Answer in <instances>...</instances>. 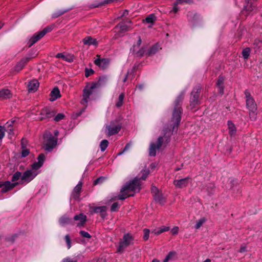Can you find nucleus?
Returning a JSON list of instances; mask_svg holds the SVG:
<instances>
[{
    "label": "nucleus",
    "instance_id": "36",
    "mask_svg": "<svg viewBox=\"0 0 262 262\" xmlns=\"http://www.w3.org/2000/svg\"><path fill=\"white\" fill-rule=\"evenodd\" d=\"M154 197L156 201H158L159 203L163 204L165 202V200L161 192H159L154 194Z\"/></svg>",
    "mask_w": 262,
    "mask_h": 262
},
{
    "label": "nucleus",
    "instance_id": "9",
    "mask_svg": "<svg viewBox=\"0 0 262 262\" xmlns=\"http://www.w3.org/2000/svg\"><path fill=\"white\" fill-rule=\"evenodd\" d=\"M142 40L140 36L138 37V40L136 44H134L132 48L130 49V51L138 57H142L144 56L145 53L147 54L146 48L142 47L139 50H137L141 45Z\"/></svg>",
    "mask_w": 262,
    "mask_h": 262
},
{
    "label": "nucleus",
    "instance_id": "51",
    "mask_svg": "<svg viewBox=\"0 0 262 262\" xmlns=\"http://www.w3.org/2000/svg\"><path fill=\"white\" fill-rule=\"evenodd\" d=\"M94 73V71L92 69L86 68L85 70V76L86 77H88L90 75L93 74Z\"/></svg>",
    "mask_w": 262,
    "mask_h": 262
},
{
    "label": "nucleus",
    "instance_id": "48",
    "mask_svg": "<svg viewBox=\"0 0 262 262\" xmlns=\"http://www.w3.org/2000/svg\"><path fill=\"white\" fill-rule=\"evenodd\" d=\"M22 148V151H21V157H26L27 156L29 155L30 153L29 150L26 147L25 148Z\"/></svg>",
    "mask_w": 262,
    "mask_h": 262
},
{
    "label": "nucleus",
    "instance_id": "62",
    "mask_svg": "<svg viewBox=\"0 0 262 262\" xmlns=\"http://www.w3.org/2000/svg\"><path fill=\"white\" fill-rule=\"evenodd\" d=\"M151 190L153 195L155 194L156 193L160 192L159 191V190L156 186H152Z\"/></svg>",
    "mask_w": 262,
    "mask_h": 262
},
{
    "label": "nucleus",
    "instance_id": "42",
    "mask_svg": "<svg viewBox=\"0 0 262 262\" xmlns=\"http://www.w3.org/2000/svg\"><path fill=\"white\" fill-rule=\"evenodd\" d=\"M22 174L19 171H16V172H15L12 177V179H11V181L12 182H15V181H16L17 180H18L19 179H21V177L22 176Z\"/></svg>",
    "mask_w": 262,
    "mask_h": 262
},
{
    "label": "nucleus",
    "instance_id": "59",
    "mask_svg": "<svg viewBox=\"0 0 262 262\" xmlns=\"http://www.w3.org/2000/svg\"><path fill=\"white\" fill-rule=\"evenodd\" d=\"M103 180V178L99 177V178H97V179H96L94 181V185H97L98 184H99V183L102 182Z\"/></svg>",
    "mask_w": 262,
    "mask_h": 262
},
{
    "label": "nucleus",
    "instance_id": "38",
    "mask_svg": "<svg viewBox=\"0 0 262 262\" xmlns=\"http://www.w3.org/2000/svg\"><path fill=\"white\" fill-rule=\"evenodd\" d=\"M251 49L250 48L247 47L243 49L242 51V56L245 59H247L249 57Z\"/></svg>",
    "mask_w": 262,
    "mask_h": 262
},
{
    "label": "nucleus",
    "instance_id": "23",
    "mask_svg": "<svg viewBox=\"0 0 262 262\" xmlns=\"http://www.w3.org/2000/svg\"><path fill=\"white\" fill-rule=\"evenodd\" d=\"M43 35L42 34V33L40 32L37 33L36 34H35L30 39L29 41V47H31L32 46H33L34 43H35L37 41H38L39 39H40Z\"/></svg>",
    "mask_w": 262,
    "mask_h": 262
},
{
    "label": "nucleus",
    "instance_id": "33",
    "mask_svg": "<svg viewBox=\"0 0 262 262\" xmlns=\"http://www.w3.org/2000/svg\"><path fill=\"white\" fill-rule=\"evenodd\" d=\"M160 47L158 44L154 45L148 50L147 54L148 56H152L157 53Z\"/></svg>",
    "mask_w": 262,
    "mask_h": 262
},
{
    "label": "nucleus",
    "instance_id": "64",
    "mask_svg": "<svg viewBox=\"0 0 262 262\" xmlns=\"http://www.w3.org/2000/svg\"><path fill=\"white\" fill-rule=\"evenodd\" d=\"M143 84H139L137 86V88L139 89L140 90H142L143 88Z\"/></svg>",
    "mask_w": 262,
    "mask_h": 262
},
{
    "label": "nucleus",
    "instance_id": "35",
    "mask_svg": "<svg viewBox=\"0 0 262 262\" xmlns=\"http://www.w3.org/2000/svg\"><path fill=\"white\" fill-rule=\"evenodd\" d=\"M176 257L177 252L176 251H170L164 259L163 262H168L169 260L174 259Z\"/></svg>",
    "mask_w": 262,
    "mask_h": 262
},
{
    "label": "nucleus",
    "instance_id": "29",
    "mask_svg": "<svg viewBox=\"0 0 262 262\" xmlns=\"http://www.w3.org/2000/svg\"><path fill=\"white\" fill-rule=\"evenodd\" d=\"M73 9V8H69L67 9H64L62 10H57L55 11L52 15V18H57L64 13L70 11Z\"/></svg>",
    "mask_w": 262,
    "mask_h": 262
},
{
    "label": "nucleus",
    "instance_id": "20",
    "mask_svg": "<svg viewBox=\"0 0 262 262\" xmlns=\"http://www.w3.org/2000/svg\"><path fill=\"white\" fill-rule=\"evenodd\" d=\"M82 183L79 181L78 184L75 187L72 192V196L75 200L79 198L80 192L81 191Z\"/></svg>",
    "mask_w": 262,
    "mask_h": 262
},
{
    "label": "nucleus",
    "instance_id": "49",
    "mask_svg": "<svg viewBox=\"0 0 262 262\" xmlns=\"http://www.w3.org/2000/svg\"><path fill=\"white\" fill-rule=\"evenodd\" d=\"M64 239L67 244L68 248L69 249L71 247V241L69 235H66L65 236Z\"/></svg>",
    "mask_w": 262,
    "mask_h": 262
},
{
    "label": "nucleus",
    "instance_id": "12",
    "mask_svg": "<svg viewBox=\"0 0 262 262\" xmlns=\"http://www.w3.org/2000/svg\"><path fill=\"white\" fill-rule=\"evenodd\" d=\"M56 113L55 109L51 107H45L42 108L40 113L41 116L40 120L49 119L54 116Z\"/></svg>",
    "mask_w": 262,
    "mask_h": 262
},
{
    "label": "nucleus",
    "instance_id": "32",
    "mask_svg": "<svg viewBox=\"0 0 262 262\" xmlns=\"http://www.w3.org/2000/svg\"><path fill=\"white\" fill-rule=\"evenodd\" d=\"M170 228L168 226H162L158 229H155L153 230L151 233L154 234L155 235H159L161 233L169 230Z\"/></svg>",
    "mask_w": 262,
    "mask_h": 262
},
{
    "label": "nucleus",
    "instance_id": "41",
    "mask_svg": "<svg viewBox=\"0 0 262 262\" xmlns=\"http://www.w3.org/2000/svg\"><path fill=\"white\" fill-rule=\"evenodd\" d=\"M108 145V142L107 140H103L100 144V147L101 151H104L106 148L107 147Z\"/></svg>",
    "mask_w": 262,
    "mask_h": 262
},
{
    "label": "nucleus",
    "instance_id": "19",
    "mask_svg": "<svg viewBox=\"0 0 262 262\" xmlns=\"http://www.w3.org/2000/svg\"><path fill=\"white\" fill-rule=\"evenodd\" d=\"M92 209H93V213H100L102 218H104L106 216L107 207L105 206L100 207H93L92 208Z\"/></svg>",
    "mask_w": 262,
    "mask_h": 262
},
{
    "label": "nucleus",
    "instance_id": "15",
    "mask_svg": "<svg viewBox=\"0 0 262 262\" xmlns=\"http://www.w3.org/2000/svg\"><path fill=\"white\" fill-rule=\"evenodd\" d=\"M45 159V155L42 154H40L37 158L38 162H35L32 165V168L31 169H33L37 171V170L40 168L43 165Z\"/></svg>",
    "mask_w": 262,
    "mask_h": 262
},
{
    "label": "nucleus",
    "instance_id": "53",
    "mask_svg": "<svg viewBox=\"0 0 262 262\" xmlns=\"http://www.w3.org/2000/svg\"><path fill=\"white\" fill-rule=\"evenodd\" d=\"M80 234L82 237H84L90 238L91 237V235L85 231H80Z\"/></svg>",
    "mask_w": 262,
    "mask_h": 262
},
{
    "label": "nucleus",
    "instance_id": "27",
    "mask_svg": "<svg viewBox=\"0 0 262 262\" xmlns=\"http://www.w3.org/2000/svg\"><path fill=\"white\" fill-rule=\"evenodd\" d=\"M74 220L75 221H79L78 223V226H82L84 225L86 220V216L83 213H80L74 216Z\"/></svg>",
    "mask_w": 262,
    "mask_h": 262
},
{
    "label": "nucleus",
    "instance_id": "10",
    "mask_svg": "<svg viewBox=\"0 0 262 262\" xmlns=\"http://www.w3.org/2000/svg\"><path fill=\"white\" fill-rule=\"evenodd\" d=\"M94 84L92 83L91 85H87L83 90V99L81 101L82 104H87L88 102L90 96L93 93V91L96 88H93Z\"/></svg>",
    "mask_w": 262,
    "mask_h": 262
},
{
    "label": "nucleus",
    "instance_id": "46",
    "mask_svg": "<svg viewBox=\"0 0 262 262\" xmlns=\"http://www.w3.org/2000/svg\"><path fill=\"white\" fill-rule=\"evenodd\" d=\"M143 239L145 241H147L149 238L150 230L148 229H144L143 230Z\"/></svg>",
    "mask_w": 262,
    "mask_h": 262
},
{
    "label": "nucleus",
    "instance_id": "26",
    "mask_svg": "<svg viewBox=\"0 0 262 262\" xmlns=\"http://www.w3.org/2000/svg\"><path fill=\"white\" fill-rule=\"evenodd\" d=\"M50 100L54 101L58 98L60 97V93L59 89L57 87L54 88L50 93Z\"/></svg>",
    "mask_w": 262,
    "mask_h": 262
},
{
    "label": "nucleus",
    "instance_id": "11",
    "mask_svg": "<svg viewBox=\"0 0 262 262\" xmlns=\"http://www.w3.org/2000/svg\"><path fill=\"white\" fill-rule=\"evenodd\" d=\"M38 172L33 169H28L25 171L21 177V180L23 183H28L31 182L37 175Z\"/></svg>",
    "mask_w": 262,
    "mask_h": 262
},
{
    "label": "nucleus",
    "instance_id": "28",
    "mask_svg": "<svg viewBox=\"0 0 262 262\" xmlns=\"http://www.w3.org/2000/svg\"><path fill=\"white\" fill-rule=\"evenodd\" d=\"M12 96V94L9 90L4 89L0 90V99H9Z\"/></svg>",
    "mask_w": 262,
    "mask_h": 262
},
{
    "label": "nucleus",
    "instance_id": "63",
    "mask_svg": "<svg viewBox=\"0 0 262 262\" xmlns=\"http://www.w3.org/2000/svg\"><path fill=\"white\" fill-rule=\"evenodd\" d=\"M247 251V247L245 245L241 246L239 252L241 253L245 252Z\"/></svg>",
    "mask_w": 262,
    "mask_h": 262
},
{
    "label": "nucleus",
    "instance_id": "3",
    "mask_svg": "<svg viewBox=\"0 0 262 262\" xmlns=\"http://www.w3.org/2000/svg\"><path fill=\"white\" fill-rule=\"evenodd\" d=\"M246 106L249 111V116L252 120H255L257 118V105L254 98L248 90L245 91Z\"/></svg>",
    "mask_w": 262,
    "mask_h": 262
},
{
    "label": "nucleus",
    "instance_id": "25",
    "mask_svg": "<svg viewBox=\"0 0 262 262\" xmlns=\"http://www.w3.org/2000/svg\"><path fill=\"white\" fill-rule=\"evenodd\" d=\"M224 78L223 76H219L217 82H216V85L217 86V88L219 89V93L223 95L224 94Z\"/></svg>",
    "mask_w": 262,
    "mask_h": 262
},
{
    "label": "nucleus",
    "instance_id": "34",
    "mask_svg": "<svg viewBox=\"0 0 262 262\" xmlns=\"http://www.w3.org/2000/svg\"><path fill=\"white\" fill-rule=\"evenodd\" d=\"M227 124H228L229 134L231 136L234 135L236 132V128L235 126V125L231 121H228Z\"/></svg>",
    "mask_w": 262,
    "mask_h": 262
},
{
    "label": "nucleus",
    "instance_id": "13",
    "mask_svg": "<svg viewBox=\"0 0 262 262\" xmlns=\"http://www.w3.org/2000/svg\"><path fill=\"white\" fill-rule=\"evenodd\" d=\"M18 183H11L10 181H5L4 182H0V188H1V192L2 193H5L7 191L13 189Z\"/></svg>",
    "mask_w": 262,
    "mask_h": 262
},
{
    "label": "nucleus",
    "instance_id": "50",
    "mask_svg": "<svg viewBox=\"0 0 262 262\" xmlns=\"http://www.w3.org/2000/svg\"><path fill=\"white\" fill-rule=\"evenodd\" d=\"M56 57L57 58H62L64 60L67 61H71L69 58H67V57L66 56H65L62 53H58L56 55Z\"/></svg>",
    "mask_w": 262,
    "mask_h": 262
},
{
    "label": "nucleus",
    "instance_id": "56",
    "mask_svg": "<svg viewBox=\"0 0 262 262\" xmlns=\"http://www.w3.org/2000/svg\"><path fill=\"white\" fill-rule=\"evenodd\" d=\"M5 136V128L0 126V140H2Z\"/></svg>",
    "mask_w": 262,
    "mask_h": 262
},
{
    "label": "nucleus",
    "instance_id": "54",
    "mask_svg": "<svg viewBox=\"0 0 262 262\" xmlns=\"http://www.w3.org/2000/svg\"><path fill=\"white\" fill-rule=\"evenodd\" d=\"M193 2L192 0H177V4H183L185 3H192Z\"/></svg>",
    "mask_w": 262,
    "mask_h": 262
},
{
    "label": "nucleus",
    "instance_id": "55",
    "mask_svg": "<svg viewBox=\"0 0 262 262\" xmlns=\"http://www.w3.org/2000/svg\"><path fill=\"white\" fill-rule=\"evenodd\" d=\"M179 4H177V2L174 4V5H173V9L170 10V12H174V13H177L179 10V7L177 6V5H178Z\"/></svg>",
    "mask_w": 262,
    "mask_h": 262
},
{
    "label": "nucleus",
    "instance_id": "21",
    "mask_svg": "<svg viewBox=\"0 0 262 262\" xmlns=\"http://www.w3.org/2000/svg\"><path fill=\"white\" fill-rule=\"evenodd\" d=\"M39 83L36 79H33L29 82L28 84V91L30 93L35 92L39 87Z\"/></svg>",
    "mask_w": 262,
    "mask_h": 262
},
{
    "label": "nucleus",
    "instance_id": "30",
    "mask_svg": "<svg viewBox=\"0 0 262 262\" xmlns=\"http://www.w3.org/2000/svg\"><path fill=\"white\" fill-rule=\"evenodd\" d=\"M187 16L188 21L192 23L196 22L199 17V15L193 11L188 12Z\"/></svg>",
    "mask_w": 262,
    "mask_h": 262
},
{
    "label": "nucleus",
    "instance_id": "24",
    "mask_svg": "<svg viewBox=\"0 0 262 262\" xmlns=\"http://www.w3.org/2000/svg\"><path fill=\"white\" fill-rule=\"evenodd\" d=\"M108 78L106 76H101L99 77V80L97 82L93 83V88H98L100 86L104 85L107 82Z\"/></svg>",
    "mask_w": 262,
    "mask_h": 262
},
{
    "label": "nucleus",
    "instance_id": "18",
    "mask_svg": "<svg viewBox=\"0 0 262 262\" xmlns=\"http://www.w3.org/2000/svg\"><path fill=\"white\" fill-rule=\"evenodd\" d=\"M30 60V58L28 57L21 58L15 66L14 70L17 72L21 71Z\"/></svg>",
    "mask_w": 262,
    "mask_h": 262
},
{
    "label": "nucleus",
    "instance_id": "60",
    "mask_svg": "<svg viewBox=\"0 0 262 262\" xmlns=\"http://www.w3.org/2000/svg\"><path fill=\"white\" fill-rule=\"evenodd\" d=\"M130 144H129V143H127V144L125 145V146L124 147V148L122 152H119V153L118 154V155H122V154L123 153V152H124L125 151H126V150H128V149L130 148Z\"/></svg>",
    "mask_w": 262,
    "mask_h": 262
},
{
    "label": "nucleus",
    "instance_id": "47",
    "mask_svg": "<svg viewBox=\"0 0 262 262\" xmlns=\"http://www.w3.org/2000/svg\"><path fill=\"white\" fill-rule=\"evenodd\" d=\"M119 204L117 202H115L112 204L111 207V210L112 212H115L118 210Z\"/></svg>",
    "mask_w": 262,
    "mask_h": 262
},
{
    "label": "nucleus",
    "instance_id": "1",
    "mask_svg": "<svg viewBox=\"0 0 262 262\" xmlns=\"http://www.w3.org/2000/svg\"><path fill=\"white\" fill-rule=\"evenodd\" d=\"M184 96V93H181L176 99L174 102V109L172 113V116L170 121V127L168 128H165L164 136H160L158 138L157 143H151L149 148V155L150 156H155L156 150L160 148L164 144H167L170 141V136L174 131L177 132L179 125L181 119L182 108L181 104L183 102Z\"/></svg>",
    "mask_w": 262,
    "mask_h": 262
},
{
    "label": "nucleus",
    "instance_id": "6",
    "mask_svg": "<svg viewBox=\"0 0 262 262\" xmlns=\"http://www.w3.org/2000/svg\"><path fill=\"white\" fill-rule=\"evenodd\" d=\"M201 89V85L198 84L193 88L191 93L190 106L191 109L194 108L196 105L199 103V98Z\"/></svg>",
    "mask_w": 262,
    "mask_h": 262
},
{
    "label": "nucleus",
    "instance_id": "4",
    "mask_svg": "<svg viewBox=\"0 0 262 262\" xmlns=\"http://www.w3.org/2000/svg\"><path fill=\"white\" fill-rule=\"evenodd\" d=\"M45 139V149L48 151H51L56 146L57 144V138L55 137L50 133H46L44 135Z\"/></svg>",
    "mask_w": 262,
    "mask_h": 262
},
{
    "label": "nucleus",
    "instance_id": "7",
    "mask_svg": "<svg viewBox=\"0 0 262 262\" xmlns=\"http://www.w3.org/2000/svg\"><path fill=\"white\" fill-rule=\"evenodd\" d=\"M133 237L130 234H124L122 239L120 242L118 252L122 253L127 247L133 243Z\"/></svg>",
    "mask_w": 262,
    "mask_h": 262
},
{
    "label": "nucleus",
    "instance_id": "2",
    "mask_svg": "<svg viewBox=\"0 0 262 262\" xmlns=\"http://www.w3.org/2000/svg\"><path fill=\"white\" fill-rule=\"evenodd\" d=\"M148 171H144L140 178L135 177L132 181L127 183L122 187L121 189V194L115 197L118 200H124L129 196H133L136 192H139L141 189L140 179L145 180L148 175Z\"/></svg>",
    "mask_w": 262,
    "mask_h": 262
},
{
    "label": "nucleus",
    "instance_id": "5",
    "mask_svg": "<svg viewBox=\"0 0 262 262\" xmlns=\"http://www.w3.org/2000/svg\"><path fill=\"white\" fill-rule=\"evenodd\" d=\"M121 127V124L118 121H113L105 126V133L107 136H111L118 133Z\"/></svg>",
    "mask_w": 262,
    "mask_h": 262
},
{
    "label": "nucleus",
    "instance_id": "58",
    "mask_svg": "<svg viewBox=\"0 0 262 262\" xmlns=\"http://www.w3.org/2000/svg\"><path fill=\"white\" fill-rule=\"evenodd\" d=\"M28 141L27 139L23 138L21 141V148H25L27 147Z\"/></svg>",
    "mask_w": 262,
    "mask_h": 262
},
{
    "label": "nucleus",
    "instance_id": "44",
    "mask_svg": "<svg viewBox=\"0 0 262 262\" xmlns=\"http://www.w3.org/2000/svg\"><path fill=\"white\" fill-rule=\"evenodd\" d=\"M65 115L63 113H59L55 116V117L54 118V120L55 122H58L63 119Z\"/></svg>",
    "mask_w": 262,
    "mask_h": 262
},
{
    "label": "nucleus",
    "instance_id": "57",
    "mask_svg": "<svg viewBox=\"0 0 262 262\" xmlns=\"http://www.w3.org/2000/svg\"><path fill=\"white\" fill-rule=\"evenodd\" d=\"M179 227L177 226L174 227L171 230V232L173 235H176L178 233Z\"/></svg>",
    "mask_w": 262,
    "mask_h": 262
},
{
    "label": "nucleus",
    "instance_id": "37",
    "mask_svg": "<svg viewBox=\"0 0 262 262\" xmlns=\"http://www.w3.org/2000/svg\"><path fill=\"white\" fill-rule=\"evenodd\" d=\"M124 96L125 95L124 93H121L119 95L118 100L116 103V106L117 107H120L123 105Z\"/></svg>",
    "mask_w": 262,
    "mask_h": 262
},
{
    "label": "nucleus",
    "instance_id": "16",
    "mask_svg": "<svg viewBox=\"0 0 262 262\" xmlns=\"http://www.w3.org/2000/svg\"><path fill=\"white\" fill-rule=\"evenodd\" d=\"M132 21L129 19H127L125 21L121 22L118 24L116 28L120 29L122 32L127 31L131 27Z\"/></svg>",
    "mask_w": 262,
    "mask_h": 262
},
{
    "label": "nucleus",
    "instance_id": "22",
    "mask_svg": "<svg viewBox=\"0 0 262 262\" xmlns=\"http://www.w3.org/2000/svg\"><path fill=\"white\" fill-rule=\"evenodd\" d=\"M83 43L85 45L91 46L93 45L97 46L98 45V41L96 39L93 38L90 36H87L82 40Z\"/></svg>",
    "mask_w": 262,
    "mask_h": 262
},
{
    "label": "nucleus",
    "instance_id": "8",
    "mask_svg": "<svg viewBox=\"0 0 262 262\" xmlns=\"http://www.w3.org/2000/svg\"><path fill=\"white\" fill-rule=\"evenodd\" d=\"M257 0H245L243 9L242 10L243 14L248 16L251 13L256 10V1Z\"/></svg>",
    "mask_w": 262,
    "mask_h": 262
},
{
    "label": "nucleus",
    "instance_id": "17",
    "mask_svg": "<svg viewBox=\"0 0 262 262\" xmlns=\"http://www.w3.org/2000/svg\"><path fill=\"white\" fill-rule=\"evenodd\" d=\"M189 179V177H186L180 180H176L173 181V184L178 188H183L188 185Z\"/></svg>",
    "mask_w": 262,
    "mask_h": 262
},
{
    "label": "nucleus",
    "instance_id": "40",
    "mask_svg": "<svg viewBox=\"0 0 262 262\" xmlns=\"http://www.w3.org/2000/svg\"><path fill=\"white\" fill-rule=\"evenodd\" d=\"M70 219L66 216L61 217L59 220V223L62 226L65 225L66 224H70Z\"/></svg>",
    "mask_w": 262,
    "mask_h": 262
},
{
    "label": "nucleus",
    "instance_id": "39",
    "mask_svg": "<svg viewBox=\"0 0 262 262\" xmlns=\"http://www.w3.org/2000/svg\"><path fill=\"white\" fill-rule=\"evenodd\" d=\"M156 20V17L154 14H150L145 18V21L147 23L153 24Z\"/></svg>",
    "mask_w": 262,
    "mask_h": 262
},
{
    "label": "nucleus",
    "instance_id": "14",
    "mask_svg": "<svg viewBox=\"0 0 262 262\" xmlns=\"http://www.w3.org/2000/svg\"><path fill=\"white\" fill-rule=\"evenodd\" d=\"M110 62V60L108 58H102L100 57L94 60L95 64L102 69H106Z\"/></svg>",
    "mask_w": 262,
    "mask_h": 262
},
{
    "label": "nucleus",
    "instance_id": "31",
    "mask_svg": "<svg viewBox=\"0 0 262 262\" xmlns=\"http://www.w3.org/2000/svg\"><path fill=\"white\" fill-rule=\"evenodd\" d=\"M253 48L255 52L261 51L262 50V40L255 39L253 44Z\"/></svg>",
    "mask_w": 262,
    "mask_h": 262
},
{
    "label": "nucleus",
    "instance_id": "52",
    "mask_svg": "<svg viewBox=\"0 0 262 262\" xmlns=\"http://www.w3.org/2000/svg\"><path fill=\"white\" fill-rule=\"evenodd\" d=\"M14 123V121H8L6 123L7 127H8V129L9 130V133L13 131L12 126Z\"/></svg>",
    "mask_w": 262,
    "mask_h": 262
},
{
    "label": "nucleus",
    "instance_id": "43",
    "mask_svg": "<svg viewBox=\"0 0 262 262\" xmlns=\"http://www.w3.org/2000/svg\"><path fill=\"white\" fill-rule=\"evenodd\" d=\"M206 219L205 218H201L198 221H197L195 225V228L196 229H199L202 225L205 222Z\"/></svg>",
    "mask_w": 262,
    "mask_h": 262
},
{
    "label": "nucleus",
    "instance_id": "45",
    "mask_svg": "<svg viewBox=\"0 0 262 262\" xmlns=\"http://www.w3.org/2000/svg\"><path fill=\"white\" fill-rule=\"evenodd\" d=\"M53 28L52 26H47L40 31V32L44 36L47 33L51 32L53 30Z\"/></svg>",
    "mask_w": 262,
    "mask_h": 262
},
{
    "label": "nucleus",
    "instance_id": "61",
    "mask_svg": "<svg viewBox=\"0 0 262 262\" xmlns=\"http://www.w3.org/2000/svg\"><path fill=\"white\" fill-rule=\"evenodd\" d=\"M62 262H77L76 260H74L70 257H67L62 260Z\"/></svg>",
    "mask_w": 262,
    "mask_h": 262
}]
</instances>
